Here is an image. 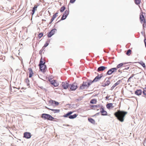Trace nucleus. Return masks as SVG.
I'll use <instances>...</instances> for the list:
<instances>
[{"instance_id":"f257e3e1","label":"nucleus","mask_w":146,"mask_h":146,"mask_svg":"<svg viewBox=\"0 0 146 146\" xmlns=\"http://www.w3.org/2000/svg\"><path fill=\"white\" fill-rule=\"evenodd\" d=\"M127 113V111L119 110L115 112L114 113V115L118 120L123 122L124 121L125 115Z\"/></svg>"},{"instance_id":"f03ea898","label":"nucleus","mask_w":146,"mask_h":146,"mask_svg":"<svg viewBox=\"0 0 146 146\" xmlns=\"http://www.w3.org/2000/svg\"><path fill=\"white\" fill-rule=\"evenodd\" d=\"M92 84L91 80L87 79L86 81L83 82L82 84L80 85L79 89H87Z\"/></svg>"},{"instance_id":"7ed1b4c3","label":"nucleus","mask_w":146,"mask_h":146,"mask_svg":"<svg viewBox=\"0 0 146 146\" xmlns=\"http://www.w3.org/2000/svg\"><path fill=\"white\" fill-rule=\"evenodd\" d=\"M73 112L72 111H69L67 113L63 115V116L64 117H68L70 119H74L77 117L78 115L75 114L73 115H71Z\"/></svg>"},{"instance_id":"20e7f679","label":"nucleus","mask_w":146,"mask_h":146,"mask_svg":"<svg viewBox=\"0 0 146 146\" xmlns=\"http://www.w3.org/2000/svg\"><path fill=\"white\" fill-rule=\"evenodd\" d=\"M41 117L44 119H47L50 121H53L54 119V118L52 117L50 115L42 113L41 115Z\"/></svg>"},{"instance_id":"39448f33","label":"nucleus","mask_w":146,"mask_h":146,"mask_svg":"<svg viewBox=\"0 0 146 146\" xmlns=\"http://www.w3.org/2000/svg\"><path fill=\"white\" fill-rule=\"evenodd\" d=\"M69 88L71 91H75L78 88L77 84L74 83L69 85Z\"/></svg>"},{"instance_id":"423d86ee","label":"nucleus","mask_w":146,"mask_h":146,"mask_svg":"<svg viewBox=\"0 0 146 146\" xmlns=\"http://www.w3.org/2000/svg\"><path fill=\"white\" fill-rule=\"evenodd\" d=\"M103 76V74H101L100 75L98 74V75L96 76L93 80H92V83L94 82H96L99 80Z\"/></svg>"},{"instance_id":"0eeeda50","label":"nucleus","mask_w":146,"mask_h":146,"mask_svg":"<svg viewBox=\"0 0 146 146\" xmlns=\"http://www.w3.org/2000/svg\"><path fill=\"white\" fill-rule=\"evenodd\" d=\"M117 68H113L110 69L106 74L107 75H111L113 72H116Z\"/></svg>"},{"instance_id":"6e6552de","label":"nucleus","mask_w":146,"mask_h":146,"mask_svg":"<svg viewBox=\"0 0 146 146\" xmlns=\"http://www.w3.org/2000/svg\"><path fill=\"white\" fill-rule=\"evenodd\" d=\"M45 62L44 61V59H42V57H41V58L40 59V62H39V64L38 65V66H39V67L41 69V68H42V66H44V68L46 67V65H45Z\"/></svg>"},{"instance_id":"1a4fd4ad","label":"nucleus","mask_w":146,"mask_h":146,"mask_svg":"<svg viewBox=\"0 0 146 146\" xmlns=\"http://www.w3.org/2000/svg\"><path fill=\"white\" fill-rule=\"evenodd\" d=\"M59 104L58 102L54 100H51L48 101V104L49 105L54 106V105L55 106H57Z\"/></svg>"},{"instance_id":"9d476101","label":"nucleus","mask_w":146,"mask_h":146,"mask_svg":"<svg viewBox=\"0 0 146 146\" xmlns=\"http://www.w3.org/2000/svg\"><path fill=\"white\" fill-rule=\"evenodd\" d=\"M62 86L63 88L66 89L69 86V84L66 81L62 82Z\"/></svg>"},{"instance_id":"9b49d317","label":"nucleus","mask_w":146,"mask_h":146,"mask_svg":"<svg viewBox=\"0 0 146 146\" xmlns=\"http://www.w3.org/2000/svg\"><path fill=\"white\" fill-rule=\"evenodd\" d=\"M100 109V113H101V115L103 116L106 115H107V111L104 110V108L102 106Z\"/></svg>"},{"instance_id":"f8f14e48","label":"nucleus","mask_w":146,"mask_h":146,"mask_svg":"<svg viewBox=\"0 0 146 146\" xmlns=\"http://www.w3.org/2000/svg\"><path fill=\"white\" fill-rule=\"evenodd\" d=\"M23 137L27 139H29L31 137V134L29 132H25L24 133Z\"/></svg>"},{"instance_id":"ddd939ff","label":"nucleus","mask_w":146,"mask_h":146,"mask_svg":"<svg viewBox=\"0 0 146 146\" xmlns=\"http://www.w3.org/2000/svg\"><path fill=\"white\" fill-rule=\"evenodd\" d=\"M107 67L103 66H100L99 67L97 70L98 72L100 71H102L106 69L107 68Z\"/></svg>"},{"instance_id":"4468645a","label":"nucleus","mask_w":146,"mask_h":146,"mask_svg":"<svg viewBox=\"0 0 146 146\" xmlns=\"http://www.w3.org/2000/svg\"><path fill=\"white\" fill-rule=\"evenodd\" d=\"M56 31V29H54L52 30L48 34V36L49 37H50L52 35H53L55 33Z\"/></svg>"},{"instance_id":"2eb2a0df","label":"nucleus","mask_w":146,"mask_h":146,"mask_svg":"<svg viewBox=\"0 0 146 146\" xmlns=\"http://www.w3.org/2000/svg\"><path fill=\"white\" fill-rule=\"evenodd\" d=\"M142 93V91L140 89H137L135 92V94L139 96L141 95Z\"/></svg>"},{"instance_id":"dca6fc26","label":"nucleus","mask_w":146,"mask_h":146,"mask_svg":"<svg viewBox=\"0 0 146 146\" xmlns=\"http://www.w3.org/2000/svg\"><path fill=\"white\" fill-rule=\"evenodd\" d=\"M140 19L141 22L142 23H145L146 22L145 20V19L143 15H141L140 16Z\"/></svg>"},{"instance_id":"f3484780","label":"nucleus","mask_w":146,"mask_h":146,"mask_svg":"<svg viewBox=\"0 0 146 146\" xmlns=\"http://www.w3.org/2000/svg\"><path fill=\"white\" fill-rule=\"evenodd\" d=\"M129 63V62H127V63H120L119 64H118L116 68H119L123 66L126 64H128Z\"/></svg>"},{"instance_id":"a211bd4d","label":"nucleus","mask_w":146,"mask_h":146,"mask_svg":"<svg viewBox=\"0 0 146 146\" xmlns=\"http://www.w3.org/2000/svg\"><path fill=\"white\" fill-rule=\"evenodd\" d=\"M28 70H29V77L31 78L33 76L34 73L33 71L32 70L31 68H28Z\"/></svg>"},{"instance_id":"6ab92c4d","label":"nucleus","mask_w":146,"mask_h":146,"mask_svg":"<svg viewBox=\"0 0 146 146\" xmlns=\"http://www.w3.org/2000/svg\"><path fill=\"white\" fill-rule=\"evenodd\" d=\"M88 119L89 122L93 124H95L96 122L94 119L92 118H88Z\"/></svg>"},{"instance_id":"aec40b11","label":"nucleus","mask_w":146,"mask_h":146,"mask_svg":"<svg viewBox=\"0 0 146 146\" xmlns=\"http://www.w3.org/2000/svg\"><path fill=\"white\" fill-rule=\"evenodd\" d=\"M42 68H41H41H40L39 67V68H40V70L42 72H45L46 71V69H47V67H46H46L45 68H44L45 67L44 66H42Z\"/></svg>"},{"instance_id":"412c9836","label":"nucleus","mask_w":146,"mask_h":146,"mask_svg":"<svg viewBox=\"0 0 146 146\" xmlns=\"http://www.w3.org/2000/svg\"><path fill=\"white\" fill-rule=\"evenodd\" d=\"M50 110L52 111L54 113H58L60 112V110L50 109Z\"/></svg>"},{"instance_id":"4be33fe9","label":"nucleus","mask_w":146,"mask_h":146,"mask_svg":"<svg viewBox=\"0 0 146 146\" xmlns=\"http://www.w3.org/2000/svg\"><path fill=\"white\" fill-rule=\"evenodd\" d=\"M36 5H35V6L33 8V9L32 10V17H33V15L35 13V10H36Z\"/></svg>"},{"instance_id":"5701e85b","label":"nucleus","mask_w":146,"mask_h":146,"mask_svg":"<svg viewBox=\"0 0 146 146\" xmlns=\"http://www.w3.org/2000/svg\"><path fill=\"white\" fill-rule=\"evenodd\" d=\"M113 106V104L110 103L107 104L106 105L107 108L108 109H110V108Z\"/></svg>"},{"instance_id":"b1692460","label":"nucleus","mask_w":146,"mask_h":146,"mask_svg":"<svg viewBox=\"0 0 146 146\" xmlns=\"http://www.w3.org/2000/svg\"><path fill=\"white\" fill-rule=\"evenodd\" d=\"M96 100L95 99H92L90 101V103L92 104H96Z\"/></svg>"},{"instance_id":"393cba45","label":"nucleus","mask_w":146,"mask_h":146,"mask_svg":"<svg viewBox=\"0 0 146 146\" xmlns=\"http://www.w3.org/2000/svg\"><path fill=\"white\" fill-rule=\"evenodd\" d=\"M90 107L92 108H94V107H96L97 108H99L101 107L100 105H90Z\"/></svg>"},{"instance_id":"a878e982","label":"nucleus","mask_w":146,"mask_h":146,"mask_svg":"<svg viewBox=\"0 0 146 146\" xmlns=\"http://www.w3.org/2000/svg\"><path fill=\"white\" fill-rule=\"evenodd\" d=\"M143 91H142V93H143V95H142V96L143 97H145V98H146L145 95H146V90H144V88L143 89Z\"/></svg>"},{"instance_id":"bb28decb","label":"nucleus","mask_w":146,"mask_h":146,"mask_svg":"<svg viewBox=\"0 0 146 146\" xmlns=\"http://www.w3.org/2000/svg\"><path fill=\"white\" fill-rule=\"evenodd\" d=\"M83 97L82 96H80V97L78 98H76L75 99V101L76 102H78V101H80L82 100V99L83 98Z\"/></svg>"},{"instance_id":"cd10ccee","label":"nucleus","mask_w":146,"mask_h":146,"mask_svg":"<svg viewBox=\"0 0 146 146\" xmlns=\"http://www.w3.org/2000/svg\"><path fill=\"white\" fill-rule=\"evenodd\" d=\"M139 63L140 64L143 68H145V63L143 62L142 61H140Z\"/></svg>"},{"instance_id":"c85d7f7f","label":"nucleus","mask_w":146,"mask_h":146,"mask_svg":"<svg viewBox=\"0 0 146 146\" xmlns=\"http://www.w3.org/2000/svg\"><path fill=\"white\" fill-rule=\"evenodd\" d=\"M121 82V80H119L118 81L115 83L113 85L115 87L116 86L119 85Z\"/></svg>"},{"instance_id":"c756f323","label":"nucleus","mask_w":146,"mask_h":146,"mask_svg":"<svg viewBox=\"0 0 146 146\" xmlns=\"http://www.w3.org/2000/svg\"><path fill=\"white\" fill-rule=\"evenodd\" d=\"M5 59V56L4 55H0V60H2L4 61Z\"/></svg>"},{"instance_id":"7c9ffc66","label":"nucleus","mask_w":146,"mask_h":146,"mask_svg":"<svg viewBox=\"0 0 146 146\" xmlns=\"http://www.w3.org/2000/svg\"><path fill=\"white\" fill-rule=\"evenodd\" d=\"M135 75L134 74H132V75L129 77V78H128L127 82H131L130 79L132 78Z\"/></svg>"},{"instance_id":"2f4dec72","label":"nucleus","mask_w":146,"mask_h":146,"mask_svg":"<svg viewBox=\"0 0 146 146\" xmlns=\"http://www.w3.org/2000/svg\"><path fill=\"white\" fill-rule=\"evenodd\" d=\"M69 11L68 10H66L65 11L64 14L65 16H66L67 17L69 14Z\"/></svg>"},{"instance_id":"473e14b6","label":"nucleus","mask_w":146,"mask_h":146,"mask_svg":"<svg viewBox=\"0 0 146 146\" xmlns=\"http://www.w3.org/2000/svg\"><path fill=\"white\" fill-rule=\"evenodd\" d=\"M140 0H135V3L136 4L138 5L140 4Z\"/></svg>"},{"instance_id":"72a5a7b5","label":"nucleus","mask_w":146,"mask_h":146,"mask_svg":"<svg viewBox=\"0 0 146 146\" xmlns=\"http://www.w3.org/2000/svg\"><path fill=\"white\" fill-rule=\"evenodd\" d=\"M55 82H56L55 80H53L51 81H50V83L52 85H54V83H55Z\"/></svg>"},{"instance_id":"f704fd0d","label":"nucleus","mask_w":146,"mask_h":146,"mask_svg":"<svg viewBox=\"0 0 146 146\" xmlns=\"http://www.w3.org/2000/svg\"><path fill=\"white\" fill-rule=\"evenodd\" d=\"M124 67L125 68L123 69V70H128L129 68V66H125L124 65L123 67Z\"/></svg>"},{"instance_id":"c9c22d12","label":"nucleus","mask_w":146,"mask_h":146,"mask_svg":"<svg viewBox=\"0 0 146 146\" xmlns=\"http://www.w3.org/2000/svg\"><path fill=\"white\" fill-rule=\"evenodd\" d=\"M65 7H62L60 9V12H63L65 10Z\"/></svg>"},{"instance_id":"e433bc0d","label":"nucleus","mask_w":146,"mask_h":146,"mask_svg":"<svg viewBox=\"0 0 146 146\" xmlns=\"http://www.w3.org/2000/svg\"><path fill=\"white\" fill-rule=\"evenodd\" d=\"M110 82L109 80H107L106 82H105V84L107 86H108L110 84Z\"/></svg>"},{"instance_id":"4c0bfd02","label":"nucleus","mask_w":146,"mask_h":146,"mask_svg":"<svg viewBox=\"0 0 146 146\" xmlns=\"http://www.w3.org/2000/svg\"><path fill=\"white\" fill-rule=\"evenodd\" d=\"M67 17L64 14H63V15L62 16V17L61 18V20H63L66 19Z\"/></svg>"},{"instance_id":"58836bf2","label":"nucleus","mask_w":146,"mask_h":146,"mask_svg":"<svg viewBox=\"0 0 146 146\" xmlns=\"http://www.w3.org/2000/svg\"><path fill=\"white\" fill-rule=\"evenodd\" d=\"M25 80L26 82L27 83V85H29V80L28 78H27Z\"/></svg>"},{"instance_id":"ea45409f","label":"nucleus","mask_w":146,"mask_h":146,"mask_svg":"<svg viewBox=\"0 0 146 146\" xmlns=\"http://www.w3.org/2000/svg\"><path fill=\"white\" fill-rule=\"evenodd\" d=\"M43 35V34L42 33H40L38 35V37L40 38Z\"/></svg>"},{"instance_id":"a19ab883","label":"nucleus","mask_w":146,"mask_h":146,"mask_svg":"<svg viewBox=\"0 0 146 146\" xmlns=\"http://www.w3.org/2000/svg\"><path fill=\"white\" fill-rule=\"evenodd\" d=\"M131 51V50L130 49H129L128 50L127 52H126V54L127 55H128V54H129V53H130V52Z\"/></svg>"},{"instance_id":"79ce46f5","label":"nucleus","mask_w":146,"mask_h":146,"mask_svg":"<svg viewBox=\"0 0 146 146\" xmlns=\"http://www.w3.org/2000/svg\"><path fill=\"white\" fill-rule=\"evenodd\" d=\"M33 44V47L34 48V46L35 47V48L36 47V43L34 42Z\"/></svg>"},{"instance_id":"37998d69","label":"nucleus","mask_w":146,"mask_h":146,"mask_svg":"<svg viewBox=\"0 0 146 146\" xmlns=\"http://www.w3.org/2000/svg\"><path fill=\"white\" fill-rule=\"evenodd\" d=\"M58 13H55V14L53 16V17H54V18H55L57 16H58Z\"/></svg>"},{"instance_id":"c03bdc74","label":"nucleus","mask_w":146,"mask_h":146,"mask_svg":"<svg viewBox=\"0 0 146 146\" xmlns=\"http://www.w3.org/2000/svg\"><path fill=\"white\" fill-rule=\"evenodd\" d=\"M58 85V83H57L56 81V82H55V83H54V84L53 85L54 86L56 87V86H57Z\"/></svg>"},{"instance_id":"a18cd8bd","label":"nucleus","mask_w":146,"mask_h":146,"mask_svg":"<svg viewBox=\"0 0 146 146\" xmlns=\"http://www.w3.org/2000/svg\"><path fill=\"white\" fill-rule=\"evenodd\" d=\"M76 1V0H70V2L71 3H73Z\"/></svg>"},{"instance_id":"49530a36","label":"nucleus","mask_w":146,"mask_h":146,"mask_svg":"<svg viewBox=\"0 0 146 146\" xmlns=\"http://www.w3.org/2000/svg\"><path fill=\"white\" fill-rule=\"evenodd\" d=\"M48 44L47 43H45V44L44 45V46L46 47L48 45Z\"/></svg>"},{"instance_id":"de8ad7c7","label":"nucleus","mask_w":146,"mask_h":146,"mask_svg":"<svg viewBox=\"0 0 146 146\" xmlns=\"http://www.w3.org/2000/svg\"><path fill=\"white\" fill-rule=\"evenodd\" d=\"M100 113V112H98V113H97L94 115V116L98 115H99Z\"/></svg>"},{"instance_id":"09e8293b","label":"nucleus","mask_w":146,"mask_h":146,"mask_svg":"<svg viewBox=\"0 0 146 146\" xmlns=\"http://www.w3.org/2000/svg\"><path fill=\"white\" fill-rule=\"evenodd\" d=\"M109 96H106L105 97L106 100H108V99H109Z\"/></svg>"},{"instance_id":"8fccbe9b","label":"nucleus","mask_w":146,"mask_h":146,"mask_svg":"<svg viewBox=\"0 0 146 146\" xmlns=\"http://www.w3.org/2000/svg\"><path fill=\"white\" fill-rule=\"evenodd\" d=\"M115 87L113 85V86L111 87V90H113Z\"/></svg>"},{"instance_id":"3c124183","label":"nucleus","mask_w":146,"mask_h":146,"mask_svg":"<svg viewBox=\"0 0 146 146\" xmlns=\"http://www.w3.org/2000/svg\"><path fill=\"white\" fill-rule=\"evenodd\" d=\"M107 85H106V84L105 83L103 85H102V86L103 87H105L106 86H107Z\"/></svg>"},{"instance_id":"603ef678","label":"nucleus","mask_w":146,"mask_h":146,"mask_svg":"<svg viewBox=\"0 0 146 146\" xmlns=\"http://www.w3.org/2000/svg\"><path fill=\"white\" fill-rule=\"evenodd\" d=\"M45 108H46L47 109L49 110H50V109H51L50 108H48V107H47L46 106L45 107Z\"/></svg>"},{"instance_id":"864d4df0","label":"nucleus","mask_w":146,"mask_h":146,"mask_svg":"<svg viewBox=\"0 0 146 146\" xmlns=\"http://www.w3.org/2000/svg\"><path fill=\"white\" fill-rule=\"evenodd\" d=\"M118 72H120L121 73H122V72L120 70H118Z\"/></svg>"},{"instance_id":"5fc2aeb1","label":"nucleus","mask_w":146,"mask_h":146,"mask_svg":"<svg viewBox=\"0 0 146 146\" xmlns=\"http://www.w3.org/2000/svg\"><path fill=\"white\" fill-rule=\"evenodd\" d=\"M111 78V77H109L108 78V80H110V79Z\"/></svg>"},{"instance_id":"6e6d98bb","label":"nucleus","mask_w":146,"mask_h":146,"mask_svg":"<svg viewBox=\"0 0 146 146\" xmlns=\"http://www.w3.org/2000/svg\"><path fill=\"white\" fill-rule=\"evenodd\" d=\"M144 42H145V43H146V39H145Z\"/></svg>"},{"instance_id":"4d7b16f0","label":"nucleus","mask_w":146,"mask_h":146,"mask_svg":"<svg viewBox=\"0 0 146 146\" xmlns=\"http://www.w3.org/2000/svg\"><path fill=\"white\" fill-rule=\"evenodd\" d=\"M52 19H53V20H54V19H55L54 17H53V16L52 17Z\"/></svg>"},{"instance_id":"13d9d810","label":"nucleus","mask_w":146,"mask_h":146,"mask_svg":"<svg viewBox=\"0 0 146 146\" xmlns=\"http://www.w3.org/2000/svg\"><path fill=\"white\" fill-rule=\"evenodd\" d=\"M53 20H54L52 19L51 20V22H52L53 21Z\"/></svg>"},{"instance_id":"bf43d9fd","label":"nucleus","mask_w":146,"mask_h":146,"mask_svg":"<svg viewBox=\"0 0 146 146\" xmlns=\"http://www.w3.org/2000/svg\"><path fill=\"white\" fill-rule=\"evenodd\" d=\"M11 57L12 58H13V59H14V58H13V57L12 55L11 56Z\"/></svg>"},{"instance_id":"052dcab7","label":"nucleus","mask_w":146,"mask_h":146,"mask_svg":"<svg viewBox=\"0 0 146 146\" xmlns=\"http://www.w3.org/2000/svg\"><path fill=\"white\" fill-rule=\"evenodd\" d=\"M144 88V90H146V87H145V88Z\"/></svg>"},{"instance_id":"680f3d73","label":"nucleus","mask_w":146,"mask_h":146,"mask_svg":"<svg viewBox=\"0 0 146 146\" xmlns=\"http://www.w3.org/2000/svg\"><path fill=\"white\" fill-rule=\"evenodd\" d=\"M96 110H99V109H97Z\"/></svg>"},{"instance_id":"e2e57ef3","label":"nucleus","mask_w":146,"mask_h":146,"mask_svg":"<svg viewBox=\"0 0 146 146\" xmlns=\"http://www.w3.org/2000/svg\"><path fill=\"white\" fill-rule=\"evenodd\" d=\"M35 40V38H34V39H33V40Z\"/></svg>"},{"instance_id":"0e129e2a","label":"nucleus","mask_w":146,"mask_h":146,"mask_svg":"<svg viewBox=\"0 0 146 146\" xmlns=\"http://www.w3.org/2000/svg\"><path fill=\"white\" fill-rule=\"evenodd\" d=\"M112 58H113V59H114V57H113Z\"/></svg>"},{"instance_id":"69168bd1","label":"nucleus","mask_w":146,"mask_h":146,"mask_svg":"<svg viewBox=\"0 0 146 146\" xmlns=\"http://www.w3.org/2000/svg\"><path fill=\"white\" fill-rule=\"evenodd\" d=\"M97 95L96 94L95 95V96H96Z\"/></svg>"},{"instance_id":"338daca9","label":"nucleus","mask_w":146,"mask_h":146,"mask_svg":"<svg viewBox=\"0 0 146 146\" xmlns=\"http://www.w3.org/2000/svg\"><path fill=\"white\" fill-rule=\"evenodd\" d=\"M41 52V51H40V53H41V52Z\"/></svg>"},{"instance_id":"774afa93","label":"nucleus","mask_w":146,"mask_h":146,"mask_svg":"<svg viewBox=\"0 0 146 146\" xmlns=\"http://www.w3.org/2000/svg\"><path fill=\"white\" fill-rule=\"evenodd\" d=\"M143 27H144V25H143Z\"/></svg>"}]
</instances>
